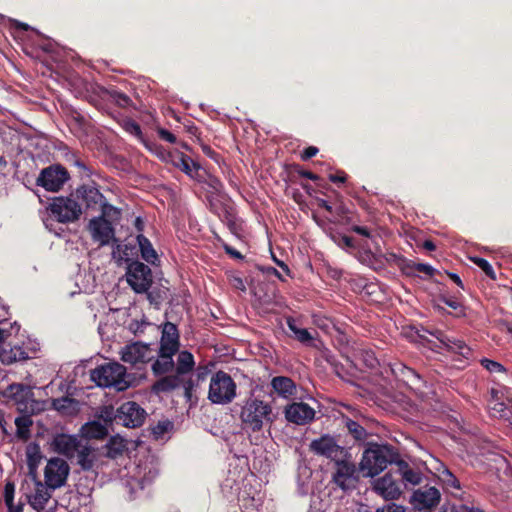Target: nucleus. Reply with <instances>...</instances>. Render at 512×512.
<instances>
[{
    "label": "nucleus",
    "mask_w": 512,
    "mask_h": 512,
    "mask_svg": "<svg viewBox=\"0 0 512 512\" xmlns=\"http://www.w3.org/2000/svg\"><path fill=\"white\" fill-rule=\"evenodd\" d=\"M400 454L388 444H370L363 452L359 470L365 477H374L384 471L389 464H396Z\"/></svg>",
    "instance_id": "f257e3e1"
},
{
    "label": "nucleus",
    "mask_w": 512,
    "mask_h": 512,
    "mask_svg": "<svg viewBox=\"0 0 512 512\" xmlns=\"http://www.w3.org/2000/svg\"><path fill=\"white\" fill-rule=\"evenodd\" d=\"M194 364L193 355L187 350L181 351L177 358L176 373L160 378L153 384L152 390L155 393H163L182 387L185 396L190 398L193 381L186 379V375L192 371Z\"/></svg>",
    "instance_id": "f03ea898"
},
{
    "label": "nucleus",
    "mask_w": 512,
    "mask_h": 512,
    "mask_svg": "<svg viewBox=\"0 0 512 512\" xmlns=\"http://www.w3.org/2000/svg\"><path fill=\"white\" fill-rule=\"evenodd\" d=\"M417 335L432 350L445 349L468 359L471 356V348L461 339L451 337L439 329L428 330L421 328Z\"/></svg>",
    "instance_id": "7ed1b4c3"
},
{
    "label": "nucleus",
    "mask_w": 512,
    "mask_h": 512,
    "mask_svg": "<svg viewBox=\"0 0 512 512\" xmlns=\"http://www.w3.org/2000/svg\"><path fill=\"white\" fill-rule=\"evenodd\" d=\"M90 378L99 387L125 391L129 388L126 368L118 362H109L92 369Z\"/></svg>",
    "instance_id": "20e7f679"
},
{
    "label": "nucleus",
    "mask_w": 512,
    "mask_h": 512,
    "mask_svg": "<svg viewBox=\"0 0 512 512\" xmlns=\"http://www.w3.org/2000/svg\"><path fill=\"white\" fill-rule=\"evenodd\" d=\"M271 414L272 408L268 403L258 399H251L242 408L241 420L252 431H259L262 429L265 421H272Z\"/></svg>",
    "instance_id": "39448f33"
},
{
    "label": "nucleus",
    "mask_w": 512,
    "mask_h": 512,
    "mask_svg": "<svg viewBox=\"0 0 512 512\" xmlns=\"http://www.w3.org/2000/svg\"><path fill=\"white\" fill-rule=\"evenodd\" d=\"M51 215L61 223L74 222L79 219L82 209L79 203L70 197H54L49 204Z\"/></svg>",
    "instance_id": "423d86ee"
},
{
    "label": "nucleus",
    "mask_w": 512,
    "mask_h": 512,
    "mask_svg": "<svg viewBox=\"0 0 512 512\" xmlns=\"http://www.w3.org/2000/svg\"><path fill=\"white\" fill-rule=\"evenodd\" d=\"M68 180L67 169L60 164H53L40 171L36 184L49 192H58Z\"/></svg>",
    "instance_id": "0eeeda50"
},
{
    "label": "nucleus",
    "mask_w": 512,
    "mask_h": 512,
    "mask_svg": "<svg viewBox=\"0 0 512 512\" xmlns=\"http://www.w3.org/2000/svg\"><path fill=\"white\" fill-rule=\"evenodd\" d=\"M309 448L314 454L326 457L334 462L347 457L346 449L339 445L336 439L329 434L312 440Z\"/></svg>",
    "instance_id": "6e6552de"
},
{
    "label": "nucleus",
    "mask_w": 512,
    "mask_h": 512,
    "mask_svg": "<svg viewBox=\"0 0 512 512\" xmlns=\"http://www.w3.org/2000/svg\"><path fill=\"white\" fill-rule=\"evenodd\" d=\"M126 280L136 293L147 292L152 284L151 269L144 263L134 261L127 267Z\"/></svg>",
    "instance_id": "1a4fd4ad"
},
{
    "label": "nucleus",
    "mask_w": 512,
    "mask_h": 512,
    "mask_svg": "<svg viewBox=\"0 0 512 512\" xmlns=\"http://www.w3.org/2000/svg\"><path fill=\"white\" fill-rule=\"evenodd\" d=\"M70 467L61 458L53 457L48 460L44 469V481L52 489H58L66 484Z\"/></svg>",
    "instance_id": "9d476101"
},
{
    "label": "nucleus",
    "mask_w": 512,
    "mask_h": 512,
    "mask_svg": "<svg viewBox=\"0 0 512 512\" xmlns=\"http://www.w3.org/2000/svg\"><path fill=\"white\" fill-rule=\"evenodd\" d=\"M145 418L146 411L133 401L123 403L115 414V421L128 428L141 426Z\"/></svg>",
    "instance_id": "9b49d317"
},
{
    "label": "nucleus",
    "mask_w": 512,
    "mask_h": 512,
    "mask_svg": "<svg viewBox=\"0 0 512 512\" xmlns=\"http://www.w3.org/2000/svg\"><path fill=\"white\" fill-rule=\"evenodd\" d=\"M391 371L397 379L402 381L410 389L414 390L418 394L424 393L422 389L426 386V382L414 369L401 362H396L391 365Z\"/></svg>",
    "instance_id": "f8f14e48"
},
{
    "label": "nucleus",
    "mask_w": 512,
    "mask_h": 512,
    "mask_svg": "<svg viewBox=\"0 0 512 512\" xmlns=\"http://www.w3.org/2000/svg\"><path fill=\"white\" fill-rule=\"evenodd\" d=\"M335 463L337 465L336 472L333 474L335 484L344 491L354 487L357 481L355 464L346 460V458L335 461Z\"/></svg>",
    "instance_id": "ddd939ff"
},
{
    "label": "nucleus",
    "mask_w": 512,
    "mask_h": 512,
    "mask_svg": "<svg viewBox=\"0 0 512 512\" xmlns=\"http://www.w3.org/2000/svg\"><path fill=\"white\" fill-rule=\"evenodd\" d=\"M285 418L296 425H306L315 418V410L304 402H293L285 407Z\"/></svg>",
    "instance_id": "4468645a"
},
{
    "label": "nucleus",
    "mask_w": 512,
    "mask_h": 512,
    "mask_svg": "<svg viewBox=\"0 0 512 512\" xmlns=\"http://www.w3.org/2000/svg\"><path fill=\"white\" fill-rule=\"evenodd\" d=\"M121 360L125 363L136 365L145 363L153 358L149 345L140 342H134L122 348Z\"/></svg>",
    "instance_id": "2eb2a0df"
},
{
    "label": "nucleus",
    "mask_w": 512,
    "mask_h": 512,
    "mask_svg": "<svg viewBox=\"0 0 512 512\" xmlns=\"http://www.w3.org/2000/svg\"><path fill=\"white\" fill-rule=\"evenodd\" d=\"M84 441L83 437L59 434L54 437L52 445L57 453L73 459Z\"/></svg>",
    "instance_id": "dca6fc26"
},
{
    "label": "nucleus",
    "mask_w": 512,
    "mask_h": 512,
    "mask_svg": "<svg viewBox=\"0 0 512 512\" xmlns=\"http://www.w3.org/2000/svg\"><path fill=\"white\" fill-rule=\"evenodd\" d=\"M440 501V492L435 487H424L413 492L411 503L417 510H430Z\"/></svg>",
    "instance_id": "f3484780"
},
{
    "label": "nucleus",
    "mask_w": 512,
    "mask_h": 512,
    "mask_svg": "<svg viewBox=\"0 0 512 512\" xmlns=\"http://www.w3.org/2000/svg\"><path fill=\"white\" fill-rule=\"evenodd\" d=\"M88 227L91 232L92 239L95 242H98L100 246L109 244L111 239L114 237V229L111 223L102 217L91 219Z\"/></svg>",
    "instance_id": "a211bd4d"
},
{
    "label": "nucleus",
    "mask_w": 512,
    "mask_h": 512,
    "mask_svg": "<svg viewBox=\"0 0 512 512\" xmlns=\"http://www.w3.org/2000/svg\"><path fill=\"white\" fill-rule=\"evenodd\" d=\"M373 490L386 500L398 499L402 493L400 485L390 473L376 479L373 483Z\"/></svg>",
    "instance_id": "6ab92c4d"
},
{
    "label": "nucleus",
    "mask_w": 512,
    "mask_h": 512,
    "mask_svg": "<svg viewBox=\"0 0 512 512\" xmlns=\"http://www.w3.org/2000/svg\"><path fill=\"white\" fill-rule=\"evenodd\" d=\"M55 489L50 488L46 482L35 481L34 490L28 496L29 504L37 511L44 510L48 501L52 497V491Z\"/></svg>",
    "instance_id": "aec40b11"
},
{
    "label": "nucleus",
    "mask_w": 512,
    "mask_h": 512,
    "mask_svg": "<svg viewBox=\"0 0 512 512\" xmlns=\"http://www.w3.org/2000/svg\"><path fill=\"white\" fill-rule=\"evenodd\" d=\"M76 463L84 471L93 470L98 461V452L88 444L87 439L81 445L75 457Z\"/></svg>",
    "instance_id": "412c9836"
},
{
    "label": "nucleus",
    "mask_w": 512,
    "mask_h": 512,
    "mask_svg": "<svg viewBox=\"0 0 512 512\" xmlns=\"http://www.w3.org/2000/svg\"><path fill=\"white\" fill-rule=\"evenodd\" d=\"M179 345V333L176 325L171 322H166L162 329L159 349L177 353Z\"/></svg>",
    "instance_id": "4be33fe9"
},
{
    "label": "nucleus",
    "mask_w": 512,
    "mask_h": 512,
    "mask_svg": "<svg viewBox=\"0 0 512 512\" xmlns=\"http://www.w3.org/2000/svg\"><path fill=\"white\" fill-rule=\"evenodd\" d=\"M4 395L12 399L18 405L26 407V404L33 397V392L32 389L27 385L13 383L7 387Z\"/></svg>",
    "instance_id": "5701e85b"
},
{
    "label": "nucleus",
    "mask_w": 512,
    "mask_h": 512,
    "mask_svg": "<svg viewBox=\"0 0 512 512\" xmlns=\"http://www.w3.org/2000/svg\"><path fill=\"white\" fill-rule=\"evenodd\" d=\"M28 358L27 352L20 346H11L4 342L0 344V361L3 364L10 365Z\"/></svg>",
    "instance_id": "b1692460"
},
{
    "label": "nucleus",
    "mask_w": 512,
    "mask_h": 512,
    "mask_svg": "<svg viewBox=\"0 0 512 512\" xmlns=\"http://www.w3.org/2000/svg\"><path fill=\"white\" fill-rule=\"evenodd\" d=\"M176 352L159 349L158 358L152 364V371L155 375H164L174 368L173 356Z\"/></svg>",
    "instance_id": "393cba45"
},
{
    "label": "nucleus",
    "mask_w": 512,
    "mask_h": 512,
    "mask_svg": "<svg viewBox=\"0 0 512 512\" xmlns=\"http://www.w3.org/2000/svg\"><path fill=\"white\" fill-rule=\"evenodd\" d=\"M77 194L85 202L87 208L92 209L100 206L105 198L96 187L89 185H84L78 188Z\"/></svg>",
    "instance_id": "a878e982"
},
{
    "label": "nucleus",
    "mask_w": 512,
    "mask_h": 512,
    "mask_svg": "<svg viewBox=\"0 0 512 512\" xmlns=\"http://www.w3.org/2000/svg\"><path fill=\"white\" fill-rule=\"evenodd\" d=\"M223 383H224V372L218 371L211 378V381H210L208 398L211 400V402L218 403V404L224 402V393L222 392L223 387H224Z\"/></svg>",
    "instance_id": "bb28decb"
},
{
    "label": "nucleus",
    "mask_w": 512,
    "mask_h": 512,
    "mask_svg": "<svg viewBox=\"0 0 512 512\" xmlns=\"http://www.w3.org/2000/svg\"><path fill=\"white\" fill-rule=\"evenodd\" d=\"M272 388L284 398L294 395L296 386L292 379L285 376H276L271 380Z\"/></svg>",
    "instance_id": "cd10ccee"
},
{
    "label": "nucleus",
    "mask_w": 512,
    "mask_h": 512,
    "mask_svg": "<svg viewBox=\"0 0 512 512\" xmlns=\"http://www.w3.org/2000/svg\"><path fill=\"white\" fill-rule=\"evenodd\" d=\"M105 449V455L108 458L116 459L117 457L121 456L126 450V441L119 436H113L105 445Z\"/></svg>",
    "instance_id": "c85d7f7f"
},
{
    "label": "nucleus",
    "mask_w": 512,
    "mask_h": 512,
    "mask_svg": "<svg viewBox=\"0 0 512 512\" xmlns=\"http://www.w3.org/2000/svg\"><path fill=\"white\" fill-rule=\"evenodd\" d=\"M401 471L402 479L412 485H417L422 480V474L416 470H413L409 467L408 463L399 458V461L396 463Z\"/></svg>",
    "instance_id": "c756f323"
},
{
    "label": "nucleus",
    "mask_w": 512,
    "mask_h": 512,
    "mask_svg": "<svg viewBox=\"0 0 512 512\" xmlns=\"http://www.w3.org/2000/svg\"><path fill=\"white\" fill-rule=\"evenodd\" d=\"M289 330L293 333L295 339L303 344H309L314 338L311 333L305 329L297 326L296 320L292 317L286 319Z\"/></svg>",
    "instance_id": "7c9ffc66"
},
{
    "label": "nucleus",
    "mask_w": 512,
    "mask_h": 512,
    "mask_svg": "<svg viewBox=\"0 0 512 512\" xmlns=\"http://www.w3.org/2000/svg\"><path fill=\"white\" fill-rule=\"evenodd\" d=\"M16 436L22 441H27L30 438V427L33 421L30 416H19L15 419Z\"/></svg>",
    "instance_id": "2f4dec72"
},
{
    "label": "nucleus",
    "mask_w": 512,
    "mask_h": 512,
    "mask_svg": "<svg viewBox=\"0 0 512 512\" xmlns=\"http://www.w3.org/2000/svg\"><path fill=\"white\" fill-rule=\"evenodd\" d=\"M137 242L140 247V251H141V255H142L143 259L146 260L147 262L154 263L155 260L157 259V254H156L155 250L153 249L152 244L149 241V239L143 235H138Z\"/></svg>",
    "instance_id": "473e14b6"
},
{
    "label": "nucleus",
    "mask_w": 512,
    "mask_h": 512,
    "mask_svg": "<svg viewBox=\"0 0 512 512\" xmlns=\"http://www.w3.org/2000/svg\"><path fill=\"white\" fill-rule=\"evenodd\" d=\"M83 429L87 438L102 439L108 434L107 427L96 421L86 424Z\"/></svg>",
    "instance_id": "72a5a7b5"
},
{
    "label": "nucleus",
    "mask_w": 512,
    "mask_h": 512,
    "mask_svg": "<svg viewBox=\"0 0 512 512\" xmlns=\"http://www.w3.org/2000/svg\"><path fill=\"white\" fill-rule=\"evenodd\" d=\"M173 162L176 167L188 175H192L193 168L196 166L194 161L184 154H177Z\"/></svg>",
    "instance_id": "f704fd0d"
},
{
    "label": "nucleus",
    "mask_w": 512,
    "mask_h": 512,
    "mask_svg": "<svg viewBox=\"0 0 512 512\" xmlns=\"http://www.w3.org/2000/svg\"><path fill=\"white\" fill-rule=\"evenodd\" d=\"M345 426L356 440H364L366 438V430L358 422L346 419Z\"/></svg>",
    "instance_id": "c9c22d12"
},
{
    "label": "nucleus",
    "mask_w": 512,
    "mask_h": 512,
    "mask_svg": "<svg viewBox=\"0 0 512 512\" xmlns=\"http://www.w3.org/2000/svg\"><path fill=\"white\" fill-rule=\"evenodd\" d=\"M101 209L102 215L100 217L104 218H110L112 220H117L120 217V210L113 205L106 202V200H103V203L99 206Z\"/></svg>",
    "instance_id": "e433bc0d"
},
{
    "label": "nucleus",
    "mask_w": 512,
    "mask_h": 512,
    "mask_svg": "<svg viewBox=\"0 0 512 512\" xmlns=\"http://www.w3.org/2000/svg\"><path fill=\"white\" fill-rule=\"evenodd\" d=\"M173 428V424L169 420L159 421L151 428V432L155 439H160L165 433Z\"/></svg>",
    "instance_id": "4c0bfd02"
},
{
    "label": "nucleus",
    "mask_w": 512,
    "mask_h": 512,
    "mask_svg": "<svg viewBox=\"0 0 512 512\" xmlns=\"http://www.w3.org/2000/svg\"><path fill=\"white\" fill-rule=\"evenodd\" d=\"M243 251H248L247 245L244 242L241 243V249H236L226 244V254L238 262L246 261V254Z\"/></svg>",
    "instance_id": "58836bf2"
},
{
    "label": "nucleus",
    "mask_w": 512,
    "mask_h": 512,
    "mask_svg": "<svg viewBox=\"0 0 512 512\" xmlns=\"http://www.w3.org/2000/svg\"><path fill=\"white\" fill-rule=\"evenodd\" d=\"M474 264H476L483 272L491 279H496V274L491 264L484 258L473 257L471 258Z\"/></svg>",
    "instance_id": "ea45409f"
},
{
    "label": "nucleus",
    "mask_w": 512,
    "mask_h": 512,
    "mask_svg": "<svg viewBox=\"0 0 512 512\" xmlns=\"http://www.w3.org/2000/svg\"><path fill=\"white\" fill-rule=\"evenodd\" d=\"M492 411L499 413L500 417L508 418L512 413V397L507 399V403H496Z\"/></svg>",
    "instance_id": "a19ab883"
},
{
    "label": "nucleus",
    "mask_w": 512,
    "mask_h": 512,
    "mask_svg": "<svg viewBox=\"0 0 512 512\" xmlns=\"http://www.w3.org/2000/svg\"><path fill=\"white\" fill-rule=\"evenodd\" d=\"M228 229L237 239L241 240V243L244 242L245 231L243 229L242 223H237L236 221L229 220L227 223Z\"/></svg>",
    "instance_id": "79ce46f5"
},
{
    "label": "nucleus",
    "mask_w": 512,
    "mask_h": 512,
    "mask_svg": "<svg viewBox=\"0 0 512 512\" xmlns=\"http://www.w3.org/2000/svg\"><path fill=\"white\" fill-rule=\"evenodd\" d=\"M360 356L368 368H375L378 365V359L371 350H362Z\"/></svg>",
    "instance_id": "37998d69"
},
{
    "label": "nucleus",
    "mask_w": 512,
    "mask_h": 512,
    "mask_svg": "<svg viewBox=\"0 0 512 512\" xmlns=\"http://www.w3.org/2000/svg\"><path fill=\"white\" fill-rule=\"evenodd\" d=\"M442 475V480L447 486H450L455 489H460V482L451 471L445 469Z\"/></svg>",
    "instance_id": "c03bdc74"
},
{
    "label": "nucleus",
    "mask_w": 512,
    "mask_h": 512,
    "mask_svg": "<svg viewBox=\"0 0 512 512\" xmlns=\"http://www.w3.org/2000/svg\"><path fill=\"white\" fill-rule=\"evenodd\" d=\"M236 397V384L234 380L226 374V404Z\"/></svg>",
    "instance_id": "a18cd8bd"
},
{
    "label": "nucleus",
    "mask_w": 512,
    "mask_h": 512,
    "mask_svg": "<svg viewBox=\"0 0 512 512\" xmlns=\"http://www.w3.org/2000/svg\"><path fill=\"white\" fill-rule=\"evenodd\" d=\"M481 364L489 372H504L505 371V368L503 367V365L494 360L483 358L481 360Z\"/></svg>",
    "instance_id": "49530a36"
},
{
    "label": "nucleus",
    "mask_w": 512,
    "mask_h": 512,
    "mask_svg": "<svg viewBox=\"0 0 512 512\" xmlns=\"http://www.w3.org/2000/svg\"><path fill=\"white\" fill-rule=\"evenodd\" d=\"M408 267L428 276H433L436 271L431 265L425 263H413L412 265H408Z\"/></svg>",
    "instance_id": "de8ad7c7"
},
{
    "label": "nucleus",
    "mask_w": 512,
    "mask_h": 512,
    "mask_svg": "<svg viewBox=\"0 0 512 512\" xmlns=\"http://www.w3.org/2000/svg\"><path fill=\"white\" fill-rule=\"evenodd\" d=\"M14 492H15L14 484L11 482L6 483V485L4 486V493H3L4 502H5L6 506L13 504Z\"/></svg>",
    "instance_id": "09e8293b"
},
{
    "label": "nucleus",
    "mask_w": 512,
    "mask_h": 512,
    "mask_svg": "<svg viewBox=\"0 0 512 512\" xmlns=\"http://www.w3.org/2000/svg\"><path fill=\"white\" fill-rule=\"evenodd\" d=\"M334 242H336L340 247L351 248L354 246L352 238L346 235H338L332 237Z\"/></svg>",
    "instance_id": "8fccbe9b"
},
{
    "label": "nucleus",
    "mask_w": 512,
    "mask_h": 512,
    "mask_svg": "<svg viewBox=\"0 0 512 512\" xmlns=\"http://www.w3.org/2000/svg\"><path fill=\"white\" fill-rule=\"evenodd\" d=\"M376 512H405L404 507L395 503H389L376 510Z\"/></svg>",
    "instance_id": "3c124183"
},
{
    "label": "nucleus",
    "mask_w": 512,
    "mask_h": 512,
    "mask_svg": "<svg viewBox=\"0 0 512 512\" xmlns=\"http://www.w3.org/2000/svg\"><path fill=\"white\" fill-rule=\"evenodd\" d=\"M157 133H158L159 137L166 142H169V143L176 142V136L164 128L158 129Z\"/></svg>",
    "instance_id": "603ef678"
},
{
    "label": "nucleus",
    "mask_w": 512,
    "mask_h": 512,
    "mask_svg": "<svg viewBox=\"0 0 512 512\" xmlns=\"http://www.w3.org/2000/svg\"><path fill=\"white\" fill-rule=\"evenodd\" d=\"M115 414L113 407H104L101 410L100 417L104 419L105 422H111L113 419L115 420Z\"/></svg>",
    "instance_id": "864d4df0"
},
{
    "label": "nucleus",
    "mask_w": 512,
    "mask_h": 512,
    "mask_svg": "<svg viewBox=\"0 0 512 512\" xmlns=\"http://www.w3.org/2000/svg\"><path fill=\"white\" fill-rule=\"evenodd\" d=\"M230 283L233 288H235L241 292H246V285L242 278L233 276L230 280Z\"/></svg>",
    "instance_id": "5fc2aeb1"
},
{
    "label": "nucleus",
    "mask_w": 512,
    "mask_h": 512,
    "mask_svg": "<svg viewBox=\"0 0 512 512\" xmlns=\"http://www.w3.org/2000/svg\"><path fill=\"white\" fill-rule=\"evenodd\" d=\"M318 153V148L315 146H309L301 153V159L307 161L314 157Z\"/></svg>",
    "instance_id": "6e6d98bb"
},
{
    "label": "nucleus",
    "mask_w": 512,
    "mask_h": 512,
    "mask_svg": "<svg viewBox=\"0 0 512 512\" xmlns=\"http://www.w3.org/2000/svg\"><path fill=\"white\" fill-rule=\"evenodd\" d=\"M126 130L129 133H131V134H133V135H135L137 137H141V135H142V131H141L140 126L136 122H133V121L132 122H128L126 124Z\"/></svg>",
    "instance_id": "4d7b16f0"
},
{
    "label": "nucleus",
    "mask_w": 512,
    "mask_h": 512,
    "mask_svg": "<svg viewBox=\"0 0 512 512\" xmlns=\"http://www.w3.org/2000/svg\"><path fill=\"white\" fill-rule=\"evenodd\" d=\"M351 229L353 232H355L359 235H362L364 237H370V231L367 227L354 225Z\"/></svg>",
    "instance_id": "13d9d810"
},
{
    "label": "nucleus",
    "mask_w": 512,
    "mask_h": 512,
    "mask_svg": "<svg viewBox=\"0 0 512 512\" xmlns=\"http://www.w3.org/2000/svg\"><path fill=\"white\" fill-rule=\"evenodd\" d=\"M296 171H297V173L300 176H302L304 178H307V179H310V180H313V181H315V180H317L319 178L316 174H314V173H312L310 171L301 169V168H297Z\"/></svg>",
    "instance_id": "bf43d9fd"
},
{
    "label": "nucleus",
    "mask_w": 512,
    "mask_h": 512,
    "mask_svg": "<svg viewBox=\"0 0 512 512\" xmlns=\"http://www.w3.org/2000/svg\"><path fill=\"white\" fill-rule=\"evenodd\" d=\"M441 300L446 304L448 305L449 307H451L452 309L454 310H457L461 307V304L460 302H458L457 300L455 299H451V298H447V297H442Z\"/></svg>",
    "instance_id": "052dcab7"
},
{
    "label": "nucleus",
    "mask_w": 512,
    "mask_h": 512,
    "mask_svg": "<svg viewBox=\"0 0 512 512\" xmlns=\"http://www.w3.org/2000/svg\"><path fill=\"white\" fill-rule=\"evenodd\" d=\"M262 271L269 275L276 276L281 281H285L284 278L282 277L281 273L274 267L263 268Z\"/></svg>",
    "instance_id": "680f3d73"
},
{
    "label": "nucleus",
    "mask_w": 512,
    "mask_h": 512,
    "mask_svg": "<svg viewBox=\"0 0 512 512\" xmlns=\"http://www.w3.org/2000/svg\"><path fill=\"white\" fill-rule=\"evenodd\" d=\"M448 276L450 277V279L459 287L463 288V282L461 280V278L459 277L458 274L456 273H452V272H448Z\"/></svg>",
    "instance_id": "e2e57ef3"
},
{
    "label": "nucleus",
    "mask_w": 512,
    "mask_h": 512,
    "mask_svg": "<svg viewBox=\"0 0 512 512\" xmlns=\"http://www.w3.org/2000/svg\"><path fill=\"white\" fill-rule=\"evenodd\" d=\"M329 180L331 182H334V183H344L346 181V177L343 175V176H339V175H333L331 174L329 176Z\"/></svg>",
    "instance_id": "0e129e2a"
},
{
    "label": "nucleus",
    "mask_w": 512,
    "mask_h": 512,
    "mask_svg": "<svg viewBox=\"0 0 512 512\" xmlns=\"http://www.w3.org/2000/svg\"><path fill=\"white\" fill-rule=\"evenodd\" d=\"M422 246L424 249H426L428 251H434L436 249V245L431 240L424 241Z\"/></svg>",
    "instance_id": "69168bd1"
},
{
    "label": "nucleus",
    "mask_w": 512,
    "mask_h": 512,
    "mask_svg": "<svg viewBox=\"0 0 512 512\" xmlns=\"http://www.w3.org/2000/svg\"><path fill=\"white\" fill-rule=\"evenodd\" d=\"M462 512H484V510L479 507H469L467 505H463Z\"/></svg>",
    "instance_id": "338daca9"
},
{
    "label": "nucleus",
    "mask_w": 512,
    "mask_h": 512,
    "mask_svg": "<svg viewBox=\"0 0 512 512\" xmlns=\"http://www.w3.org/2000/svg\"><path fill=\"white\" fill-rule=\"evenodd\" d=\"M7 508H8V512H22V505L19 504V505H14L11 504V505H7Z\"/></svg>",
    "instance_id": "774afa93"
}]
</instances>
